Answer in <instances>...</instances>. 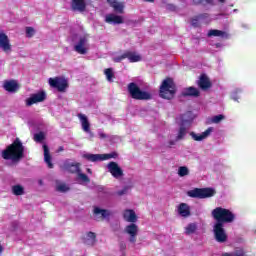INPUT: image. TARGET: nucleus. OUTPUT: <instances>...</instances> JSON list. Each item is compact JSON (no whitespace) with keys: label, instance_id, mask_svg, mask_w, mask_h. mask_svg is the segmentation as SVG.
<instances>
[{"label":"nucleus","instance_id":"obj_31","mask_svg":"<svg viewBox=\"0 0 256 256\" xmlns=\"http://www.w3.org/2000/svg\"><path fill=\"white\" fill-rule=\"evenodd\" d=\"M69 186L67 184L62 183L56 186V191H59L60 193H67L69 191Z\"/></svg>","mask_w":256,"mask_h":256},{"label":"nucleus","instance_id":"obj_32","mask_svg":"<svg viewBox=\"0 0 256 256\" xmlns=\"http://www.w3.org/2000/svg\"><path fill=\"white\" fill-rule=\"evenodd\" d=\"M107 81H113V77H115V74L113 73V68H107L104 71Z\"/></svg>","mask_w":256,"mask_h":256},{"label":"nucleus","instance_id":"obj_28","mask_svg":"<svg viewBox=\"0 0 256 256\" xmlns=\"http://www.w3.org/2000/svg\"><path fill=\"white\" fill-rule=\"evenodd\" d=\"M185 135H187V128H185V126H180L176 141H181V139L185 138Z\"/></svg>","mask_w":256,"mask_h":256},{"label":"nucleus","instance_id":"obj_49","mask_svg":"<svg viewBox=\"0 0 256 256\" xmlns=\"http://www.w3.org/2000/svg\"><path fill=\"white\" fill-rule=\"evenodd\" d=\"M146 3H155V0H144Z\"/></svg>","mask_w":256,"mask_h":256},{"label":"nucleus","instance_id":"obj_38","mask_svg":"<svg viewBox=\"0 0 256 256\" xmlns=\"http://www.w3.org/2000/svg\"><path fill=\"white\" fill-rule=\"evenodd\" d=\"M211 133H213V127H209L208 129H206V130L202 133V138H203V139H207V137H209V135H211Z\"/></svg>","mask_w":256,"mask_h":256},{"label":"nucleus","instance_id":"obj_29","mask_svg":"<svg viewBox=\"0 0 256 256\" xmlns=\"http://www.w3.org/2000/svg\"><path fill=\"white\" fill-rule=\"evenodd\" d=\"M77 177L80 181H82V183H91L89 176H87L85 173H82L81 170L78 172Z\"/></svg>","mask_w":256,"mask_h":256},{"label":"nucleus","instance_id":"obj_33","mask_svg":"<svg viewBox=\"0 0 256 256\" xmlns=\"http://www.w3.org/2000/svg\"><path fill=\"white\" fill-rule=\"evenodd\" d=\"M194 5H213V0H193Z\"/></svg>","mask_w":256,"mask_h":256},{"label":"nucleus","instance_id":"obj_42","mask_svg":"<svg viewBox=\"0 0 256 256\" xmlns=\"http://www.w3.org/2000/svg\"><path fill=\"white\" fill-rule=\"evenodd\" d=\"M208 17H209L208 13H203V14L197 15V19H208Z\"/></svg>","mask_w":256,"mask_h":256},{"label":"nucleus","instance_id":"obj_37","mask_svg":"<svg viewBox=\"0 0 256 256\" xmlns=\"http://www.w3.org/2000/svg\"><path fill=\"white\" fill-rule=\"evenodd\" d=\"M225 119V116L223 114L216 115L212 118V123H221Z\"/></svg>","mask_w":256,"mask_h":256},{"label":"nucleus","instance_id":"obj_4","mask_svg":"<svg viewBox=\"0 0 256 256\" xmlns=\"http://www.w3.org/2000/svg\"><path fill=\"white\" fill-rule=\"evenodd\" d=\"M175 93H177V86H175V82L172 78L168 77L164 79L160 86L159 96L162 99L171 100L175 97Z\"/></svg>","mask_w":256,"mask_h":256},{"label":"nucleus","instance_id":"obj_9","mask_svg":"<svg viewBox=\"0 0 256 256\" xmlns=\"http://www.w3.org/2000/svg\"><path fill=\"white\" fill-rule=\"evenodd\" d=\"M123 59H127L130 63H139L141 61V55L137 54V52L126 51L122 55L114 57V63H121Z\"/></svg>","mask_w":256,"mask_h":256},{"label":"nucleus","instance_id":"obj_20","mask_svg":"<svg viewBox=\"0 0 256 256\" xmlns=\"http://www.w3.org/2000/svg\"><path fill=\"white\" fill-rule=\"evenodd\" d=\"M178 213L181 217H190L191 207L187 203H180L178 206Z\"/></svg>","mask_w":256,"mask_h":256},{"label":"nucleus","instance_id":"obj_34","mask_svg":"<svg viewBox=\"0 0 256 256\" xmlns=\"http://www.w3.org/2000/svg\"><path fill=\"white\" fill-rule=\"evenodd\" d=\"M44 140H45V134L43 132H39L34 135V141H36V143H41V141H44Z\"/></svg>","mask_w":256,"mask_h":256},{"label":"nucleus","instance_id":"obj_23","mask_svg":"<svg viewBox=\"0 0 256 256\" xmlns=\"http://www.w3.org/2000/svg\"><path fill=\"white\" fill-rule=\"evenodd\" d=\"M106 23H113V25H121L123 23V17L115 14H108L106 16Z\"/></svg>","mask_w":256,"mask_h":256},{"label":"nucleus","instance_id":"obj_48","mask_svg":"<svg viewBox=\"0 0 256 256\" xmlns=\"http://www.w3.org/2000/svg\"><path fill=\"white\" fill-rule=\"evenodd\" d=\"M169 145H170L169 147L175 145V141L171 140V141L169 142Z\"/></svg>","mask_w":256,"mask_h":256},{"label":"nucleus","instance_id":"obj_18","mask_svg":"<svg viewBox=\"0 0 256 256\" xmlns=\"http://www.w3.org/2000/svg\"><path fill=\"white\" fill-rule=\"evenodd\" d=\"M208 37H221V39H229V33L223 30L211 29L208 31Z\"/></svg>","mask_w":256,"mask_h":256},{"label":"nucleus","instance_id":"obj_51","mask_svg":"<svg viewBox=\"0 0 256 256\" xmlns=\"http://www.w3.org/2000/svg\"><path fill=\"white\" fill-rule=\"evenodd\" d=\"M220 1V3H225V0H219Z\"/></svg>","mask_w":256,"mask_h":256},{"label":"nucleus","instance_id":"obj_43","mask_svg":"<svg viewBox=\"0 0 256 256\" xmlns=\"http://www.w3.org/2000/svg\"><path fill=\"white\" fill-rule=\"evenodd\" d=\"M125 193H127V187H125L124 189L118 191V192H117V195H118L119 197H121V196L125 195Z\"/></svg>","mask_w":256,"mask_h":256},{"label":"nucleus","instance_id":"obj_39","mask_svg":"<svg viewBox=\"0 0 256 256\" xmlns=\"http://www.w3.org/2000/svg\"><path fill=\"white\" fill-rule=\"evenodd\" d=\"M191 137H192V139H194V141H203V136H202V134H199V135H197V134H195V132H191Z\"/></svg>","mask_w":256,"mask_h":256},{"label":"nucleus","instance_id":"obj_13","mask_svg":"<svg viewBox=\"0 0 256 256\" xmlns=\"http://www.w3.org/2000/svg\"><path fill=\"white\" fill-rule=\"evenodd\" d=\"M87 38L81 37L76 45H74V51L79 53V55H87Z\"/></svg>","mask_w":256,"mask_h":256},{"label":"nucleus","instance_id":"obj_22","mask_svg":"<svg viewBox=\"0 0 256 256\" xmlns=\"http://www.w3.org/2000/svg\"><path fill=\"white\" fill-rule=\"evenodd\" d=\"M107 3H109L110 7H112L116 13H123V9H125V5L117 0H107Z\"/></svg>","mask_w":256,"mask_h":256},{"label":"nucleus","instance_id":"obj_1","mask_svg":"<svg viewBox=\"0 0 256 256\" xmlns=\"http://www.w3.org/2000/svg\"><path fill=\"white\" fill-rule=\"evenodd\" d=\"M211 215L216 223L213 226L214 238L217 243H227L229 236L225 230V223H233L235 215L231 210L223 207H216L212 210Z\"/></svg>","mask_w":256,"mask_h":256},{"label":"nucleus","instance_id":"obj_35","mask_svg":"<svg viewBox=\"0 0 256 256\" xmlns=\"http://www.w3.org/2000/svg\"><path fill=\"white\" fill-rule=\"evenodd\" d=\"M35 36V28L33 27H26V37H28V39H31V37Z\"/></svg>","mask_w":256,"mask_h":256},{"label":"nucleus","instance_id":"obj_26","mask_svg":"<svg viewBox=\"0 0 256 256\" xmlns=\"http://www.w3.org/2000/svg\"><path fill=\"white\" fill-rule=\"evenodd\" d=\"M12 193H13V195H16V197L25 195V188L23 186H21V184H16V185L12 186Z\"/></svg>","mask_w":256,"mask_h":256},{"label":"nucleus","instance_id":"obj_19","mask_svg":"<svg viewBox=\"0 0 256 256\" xmlns=\"http://www.w3.org/2000/svg\"><path fill=\"white\" fill-rule=\"evenodd\" d=\"M78 118L81 121L83 131H85V133H91V124L85 114H78Z\"/></svg>","mask_w":256,"mask_h":256},{"label":"nucleus","instance_id":"obj_30","mask_svg":"<svg viewBox=\"0 0 256 256\" xmlns=\"http://www.w3.org/2000/svg\"><path fill=\"white\" fill-rule=\"evenodd\" d=\"M178 175L179 177H186V175H189V168H187V166L179 167Z\"/></svg>","mask_w":256,"mask_h":256},{"label":"nucleus","instance_id":"obj_17","mask_svg":"<svg viewBox=\"0 0 256 256\" xmlns=\"http://www.w3.org/2000/svg\"><path fill=\"white\" fill-rule=\"evenodd\" d=\"M182 97H199L201 95V92H199V89L190 86L188 88H185L182 93Z\"/></svg>","mask_w":256,"mask_h":256},{"label":"nucleus","instance_id":"obj_6","mask_svg":"<svg viewBox=\"0 0 256 256\" xmlns=\"http://www.w3.org/2000/svg\"><path fill=\"white\" fill-rule=\"evenodd\" d=\"M215 189L213 188H194L193 190L188 191V197H192V199H209L210 197H214Z\"/></svg>","mask_w":256,"mask_h":256},{"label":"nucleus","instance_id":"obj_27","mask_svg":"<svg viewBox=\"0 0 256 256\" xmlns=\"http://www.w3.org/2000/svg\"><path fill=\"white\" fill-rule=\"evenodd\" d=\"M195 231H197V224H195V223H190L185 228L186 235H193V233H195Z\"/></svg>","mask_w":256,"mask_h":256},{"label":"nucleus","instance_id":"obj_12","mask_svg":"<svg viewBox=\"0 0 256 256\" xmlns=\"http://www.w3.org/2000/svg\"><path fill=\"white\" fill-rule=\"evenodd\" d=\"M0 48L4 53H11V42L9 41V36L3 32L0 33Z\"/></svg>","mask_w":256,"mask_h":256},{"label":"nucleus","instance_id":"obj_5","mask_svg":"<svg viewBox=\"0 0 256 256\" xmlns=\"http://www.w3.org/2000/svg\"><path fill=\"white\" fill-rule=\"evenodd\" d=\"M128 93L136 101H149L151 99V94L147 91H142L135 82L128 84Z\"/></svg>","mask_w":256,"mask_h":256},{"label":"nucleus","instance_id":"obj_11","mask_svg":"<svg viewBox=\"0 0 256 256\" xmlns=\"http://www.w3.org/2000/svg\"><path fill=\"white\" fill-rule=\"evenodd\" d=\"M107 169L109 173L114 177L115 179H119V177H123V169L119 167V164L117 162H109L107 164Z\"/></svg>","mask_w":256,"mask_h":256},{"label":"nucleus","instance_id":"obj_3","mask_svg":"<svg viewBox=\"0 0 256 256\" xmlns=\"http://www.w3.org/2000/svg\"><path fill=\"white\" fill-rule=\"evenodd\" d=\"M124 221L127 223H131L125 227V233L130 236V243H137V235H139V226H137V214H135V210L126 209L123 213Z\"/></svg>","mask_w":256,"mask_h":256},{"label":"nucleus","instance_id":"obj_46","mask_svg":"<svg viewBox=\"0 0 256 256\" xmlns=\"http://www.w3.org/2000/svg\"><path fill=\"white\" fill-rule=\"evenodd\" d=\"M87 173H89L90 175H93V171L91 170V168H87Z\"/></svg>","mask_w":256,"mask_h":256},{"label":"nucleus","instance_id":"obj_7","mask_svg":"<svg viewBox=\"0 0 256 256\" xmlns=\"http://www.w3.org/2000/svg\"><path fill=\"white\" fill-rule=\"evenodd\" d=\"M119 154L117 152H111L109 154H84L83 158L91 163H97V161H107L109 159H117Z\"/></svg>","mask_w":256,"mask_h":256},{"label":"nucleus","instance_id":"obj_2","mask_svg":"<svg viewBox=\"0 0 256 256\" xmlns=\"http://www.w3.org/2000/svg\"><path fill=\"white\" fill-rule=\"evenodd\" d=\"M1 157L5 161H12V163H19L25 157V146L21 139L16 138L10 145H8L2 152Z\"/></svg>","mask_w":256,"mask_h":256},{"label":"nucleus","instance_id":"obj_21","mask_svg":"<svg viewBox=\"0 0 256 256\" xmlns=\"http://www.w3.org/2000/svg\"><path fill=\"white\" fill-rule=\"evenodd\" d=\"M4 89L8 93H15L19 89V84L14 80H9L4 82Z\"/></svg>","mask_w":256,"mask_h":256},{"label":"nucleus","instance_id":"obj_47","mask_svg":"<svg viewBox=\"0 0 256 256\" xmlns=\"http://www.w3.org/2000/svg\"><path fill=\"white\" fill-rule=\"evenodd\" d=\"M3 251H5V249L3 248V245L0 244V255L3 253Z\"/></svg>","mask_w":256,"mask_h":256},{"label":"nucleus","instance_id":"obj_44","mask_svg":"<svg viewBox=\"0 0 256 256\" xmlns=\"http://www.w3.org/2000/svg\"><path fill=\"white\" fill-rule=\"evenodd\" d=\"M100 139H107V134L100 132L98 133Z\"/></svg>","mask_w":256,"mask_h":256},{"label":"nucleus","instance_id":"obj_45","mask_svg":"<svg viewBox=\"0 0 256 256\" xmlns=\"http://www.w3.org/2000/svg\"><path fill=\"white\" fill-rule=\"evenodd\" d=\"M65 149L63 148V146H60L59 148H58V153H61V151H64Z\"/></svg>","mask_w":256,"mask_h":256},{"label":"nucleus","instance_id":"obj_50","mask_svg":"<svg viewBox=\"0 0 256 256\" xmlns=\"http://www.w3.org/2000/svg\"><path fill=\"white\" fill-rule=\"evenodd\" d=\"M233 99H234V101H239V98H237V97H234Z\"/></svg>","mask_w":256,"mask_h":256},{"label":"nucleus","instance_id":"obj_10","mask_svg":"<svg viewBox=\"0 0 256 256\" xmlns=\"http://www.w3.org/2000/svg\"><path fill=\"white\" fill-rule=\"evenodd\" d=\"M46 98L47 94H45V91L32 94L31 97L26 100V106L31 107V105H35V103H43Z\"/></svg>","mask_w":256,"mask_h":256},{"label":"nucleus","instance_id":"obj_24","mask_svg":"<svg viewBox=\"0 0 256 256\" xmlns=\"http://www.w3.org/2000/svg\"><path fill=\"white\" fill-rule=\"evenodd\" d=\"M44 149V161L47 163L49 169H53V163L51 162V154L49 153V146L47 144L43 145Z\"/></svg>","mask_w":256,"mask_h":256},{"label":"nucleus","instance_id":"obj_8","mask_svg":"<svg viewBox=\"0 0 256 256\" xmlns=\"http://www.w3.org/2000/svg\"><path fill=\"white\" fill-rule=\"evenodd\" d=\"M50 87L57 89L59 93H65L69 89V82L67 79L62 77L49 78L48 80Z\"/></svg>","mask_w":256,"mask_h":256},{"label":"nucleus","instance_id":"obj_16","mask_svg":"<svg viewBox=\"0 0 256 256\" xmlns=\"http://www.w3.org/2000/svg\"><path fill=\"white\" fill-rule=\"evenodd\" d=\"M71 9L72 11L83 13L85 9H87V2H85V0H72Z\"/></svg>","mask_w":256,"mask_h":256},{"label":"nucleus","instance_id":"obj_40","mask_svg":"<svg viewBox=\"0 0 256 256\" xmlns=\"http://www.w3.org/2000/svg\"><path fill=\"white\" fill-rule=\"evenodd\" d=\"M199 18H197V16H195L193 19H192V21H191V23H192V27H199Z\"/></svg>","mask_w":256,"mask_h":256},{"label":"nucleus","instance_id":"obj_41","mask_svg":"<svg viewBox=\"0 0 256 256\" xmlns=\"http://www.w3.org/2000/svg\"><path fill=\"white\" fill-rule=\"evenodd\" d=\"M87 237L89 239H92V241H95V239H97V235L94 232H88Z\"/></svg>","mask_w":256,"mask_h":256},{"label":"nucleus","instance_id":"obj_36","mask_svg":"<svg viewBox=\"0 0 256 256\" xmlns=\"http://www.w3.org/2000/svg\"><path fill=\"white\" fill-rule=\"evenodd\" d=\"M245 250L243 248L236 249L232 254H225L226 256H243Z\"/></svg>","mask_w":256,"mask_h":256},{"label":"nucleus","instance_id":"obj_14","mask_svg":"<svg viewBox=\"0 0 256 256\" xmlns=\"http://www.w3.org/2000/svg\"><path fill=\"white\" fill-rule=\"evenodd\" d=\"M198 87H200L202 91H207L213 87V84L211 83V80H209V77H207L205 74H202L198 80Z\"/></svg>","mask_w":256,"mask_h":256},{"label":"nucleus","instance_id":"obj_25","mask_svg":"<svg viewBox=\"0 0 256 256\" xmlns=\"http://www.w3.org/2000/svg\"><path fill=\"white\" fill-rule=\"evenodd\" d=\"M94 215H101V220L108 219V217H111V212L107 209H101L99 207L94 208Z\"/></svg>","mask_w":256,"mask_h":256},{"label":"nucleus","instance_id":"obj_15","mask_svg":"<svg viewBox=\"0 0 256 256\" xmlns=\"http://www.w3.org/2000/svg\"><path fill=\"white\" fill-rule=\"evenodd\" d=\"M64 169L65 171H68V173L72 174H78L81 171V163L79 162H66L64 163Z\"/></svg>","mask_w":256,"mask_h":256}]
</instances>
